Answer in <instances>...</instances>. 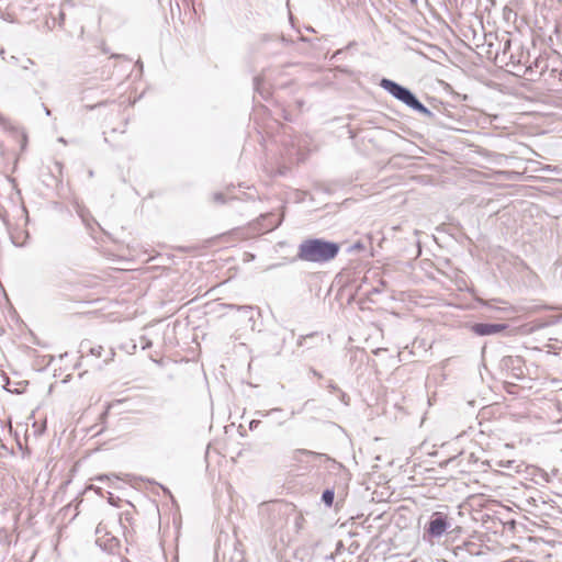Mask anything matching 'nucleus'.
<instances>
[{
	"instance_id": "obj_1",
	"label": "nucleus",
	"mask_w": 562,
	"mask_h": 562,
	"mask_svg": "<svg viewBox=\"0 0 562 562\" xmlns=\"http://www.w3.org/2000/svg\"><path fill=\"white\" fill-rule=\"evenodd\" d=\"M339 249V244L335 241L308 238L299 245L296 258L313 263H325L336 258Z\"/></svg>"
},
{
	"instance_id": "obj_2",
	"label": "nucleus",
	"mask_w": 562,
	"mask_h": 562,
	"mask_svg": "<svg viewBox=\"0 0 562 562\" xmlns=\"http://www.w3.org/2000/svg\"><path fill=\"white\" fill-rule=\"evenodd\" d=\"M380 86L408 108L430 120H435V113L427 109L408 88L386 78L381 80Z\"/></svg>"
},
{
	"instance_id": "obj_3",
	"label": "nucleus",
	"mask_w": 562,
	"mask_h": 562,
	"mask_svg": "<svg viewBox=\"0 0 562 562\" xmlns=\"http://www.w3.org/2000/svg\"><path fill=\"white\" fill-rule=\"evenodd\" d=\"M452 527V518L441 512L431 514L429 522L425 528V535L431 539H439Z\"/></svg>"
},
{
	"instance_id": "obj_4",
	"label": "nucleus",
	"mask_w": 562,
	"mask_h": 562,
	"mask_svg": "<svg viewBox=\"0 0 562 562\" xmlns=\"http://www.w3.org/2000/svg\"><path fill=\"white\" fill-rule=\"evenodd\" d=\"M507 327V324L476 323L472 326V331L477 336H491L502 333Z\"/></svg>"
},
{
	"instance_id": "obj_5",
	"label": "nucleus",
	"mask_w": 562,
	"mask_h": 562,
	"mask_svg": "<svg viewBox=\"0 0 562 562\" xmlns=\"http://www.w3.org/2000/svg\"><path fill=\"white\" fill-rule=\"evenodd\" d=\"M81 350H88L89 353L95 358H101L105 353V358L103 360L104 363H109L113 360L115 352L113 349L104 350L102 346H90L88 341H82L80 345Z\"/></svg>"
},
{
	"instance_id": "obj_6",
	"label": "nucleus",
	"mask_w": 562,
	"mask_h": 562,
	"mask_svg": "<svg viewBox=\"0 0 562 562\" xmlns=\"http://www.w3.org/2000/svg\"><path fill=\"white\" fill-rule=\"evenodd\" d=\"M319 456H321V453H317V452H314V451H311L307 449H296L293 451L292 459L294 461L302 462L304 460L303 457L317 458Z\"/></svg>"
},
{
	"instance_id": "obj_7",
	"label": "nucleus",
	"mask_w": 562,
	"mask_h": 562,
	"mask_svg": "<svg viewBox=\"0 0 562 562\" xmlns=\"http://www.w3.org/2000/svg\"><path fill=\"white\" fill-rule=\"evenodd\" d=\"M334 497H335V494H334L333 490H325L322 494V501L328 507H330L333 505Z\"/></svg>"
},
{
	"instance_id": "obj_8",
	"label": "nucleus",
	"mask_w": 562,
	"mask_h": 562,
	"mask_svg": "<svg viewBox=\"0 0 562 562\" xmlns=\"http://www.w3.org/2000/svg\"><path fill=\"white\" fill-rule=\"evenodd\" d=\"M213 200H214L215 202H217V203H224V202H225V199H224L223 193H220V192L214 193V195H213Z\"/></svg>"
},
{
	"instance_id": "obj_9",
	"label": "nucleus",
	"mask_w": 562,
	"mask_h": 562,
	"mask_svg": "<svg viewBox=\"0 0 562 562\" xmlns=\"http://www.w3.org/2000/svg\"><path fill=\"white\" fill-rule=\"evenodd\" d=\"M274 412H281V408H272V409H270L268 412H265V413L257 412L256 414L259 415V416L266 417V416H268V415H270L271 413H274Z\"/></svg>"
},
{
	"instance_id": "obj_10",
	"label": "nucleus",
	"mask_w": 562,
	"mask_h": 562,
	"mask_svg": "<svg viewBox=\"0 0 562 562\" xmlns=\"http://www.w3.org/2000/svg\"><path fill=\"white\" fill-rule=\"evenodd\" d=\"M259 424H260V420L254 419L249 423V428L252 430V429L257 428L259 426Z\"/></svg>"
},
{
	"instance_id": "obj_11",
	"label": "nucleus",
	"mask_w": 562,
	"mask_h": 562,
	"mask_svg": "<svg viewBox=\"0 0 562 562\" xmlns=\"http://www.w3.org/2000/svg\"><path fill=\"white\" fill-rule=\"evenodd\" d=\"M542 170H546V171H558V167L555 166H551V165H547L542 168Z\"/></svg>"
},
{
	"instance_id": "obj_12",
	"label": "nucleus",
	"mask_w": 562,
	"mask_h": 562,
	"mask_svg": "<svg viewBox=\"0 0 562 562\" xmlns=\"http://www.w3.org/2000/svg\"><path fill=\"white\" fill-rule=\"evenodd\" d=\"M260 80H261V79H260L259 77H256V78L254 79L255 88H256V90H258V91H259Z\"/></svg>"
},
{
	"instance_id": "obj_13",
	"label": "nucleus",
	"mask_w": 562,
	"mask_h": 562,
	"mask_svg": "<svg viewBox=\"0 0 562 562\" xmlns=\"http://www.w3.org/2000/svg\"><path fill=\"white\" fill-rule=\"evenodd\" d=\"M328 387H329V389H330V391H333V392H334V391H336V390H338L337 385H335L333 382H330V383L328 384Z\"/></svg>"
},
{
	"instance_id": "obj_14",
	"label": "nucleus",
	"mask_w": 562,
	"mask_h": 562,
	"mask_svg": "<svg viewBox=\"0 0 562 562\" xmlns=\"http://www.w3.org/2000/svg\"><path fill=\"white\" fill-rule=\"evenodd\" d=\"M311 372L313 373L314 376L322 378V374L319 372H317L316 370L311 369Z\"/></svg>"
},
{
	"instance_id": "obj_15",
	"label": "nucleus",
	"mask_w": 562,
	"mask_h": 562,
	"mask_svg": "<svg viewBox=\"0 0 562 562\" xmlns=\"http://www.w3.org/2000/svg\"><path fill=\"white\" fill-rule=\"evenodd\" d=\"M95 532H97V535L100 533V532H103V529H101V525H99L97 527Z\"/></svg>"
},
{
	"instance_id": "obj_16",
	"label": "nucleus",
	"mask_w": 562,
	"mask_h": 562,
	"mask_svg": "<svg viewBox=\"0 0 562 562\" xmlns=\"http://www.w3.org/2000/svg\"><path fill=\"white\" fill-rule=\"evenodd\" d=\"M509 46H510V41H509V40H507V41L505 42V47H504V49L508 48Z\"/></svg>"
},
{
	"instance_id": "obj_17",
	"label": "nucleus",
	"mask_w": 562,
	"mask_h": 562,
	"mask_svg": "<svg viewBox=\"0 0 562 562\" xmlns=\"http://www.w3.org/2000/svg\"><path fill=\"white\" fill-rule=\"evenodd\" d=\"M44 110H45L46 115H50V110L48 108L44 106Z\"/></svg>"
},
{
	"instance_id": "obj_18",
	"label": "nucleus",
	"mask_w": 562,
	"mask_h": 562,
	"mask_svg": "<svg viewBox=\"0 0 562 562\" xmlns=\"http://www.w3.org/2000/svg\"><path fill=\"white\" fill-rule=\"evenodd\" d=\"M10 59L12 60V63H15L18 60V58L14 56H11Z\"/></svg>"
},
{
	"instance_id": "obj_19",
	"label": "nucleus",
	"mask_w": 562,
	"mask_h": 562,
	"mask_svg": "<svg viewBox=\"0 0 562 562\" xmlns=\"http://www.w3.org/2000/svg\"><path fill=\"white\" fill-rule=\"evenodd\" d=\"M559 319H561V316L555 317V319L551 324H555Z\"/></svg>"
},
{
	"instance_id": "obj_20",
	"label": "nucleus",
	"mask_w": 562,
	"mask_h": 562,
	"mask_svg": "<svg viewBox=\"0 0 562 562\" xmlns=\"http://www.w3.org/2000/svg\"><path fill=\"white\" fill-rule=\"evenodd\" d=\"M26 64L32 65V64H33V60H32V59H30V58H27V59H26Z\"/></svg>"
},
{
	"instance_id": "obj_21",
	"label": "nucleus",
	"mask_w": 562,
	"mask_h": 562,
	"mask_svg": "<svg viewBox=\"0 0 562 562\" xmlns=\"http://www.w3.org/2000/svg\"><path fill=\"white\" fill-rule=\"evenodd\" d=\"M27 67H29V64L23 65L24 69H27Z\"/></svg>"
},
{
	"instance_id": "obj_22",
	"label": "nucleus",
	"mask_w": 562,
	"mask_h": 562,
	"mask_svg": "<svg viewBox=\"0 0 562 562\" xmlns=\"http://www.w3.org/2000/svg\"><path fill=\"white\" fill-rule=\"evenodd\" d=\"M417 0H411L412 3H416Z\"/></svg>"
},
{
	"instance_id": "obj_23",
	"label": "nucleus",
	"mask_w": 562,
	"mask_h": 562,
	"mask_svg": "<svg viewBox=\"0 0 562 562\" xmlns=\"http://www.w3.org/2000/svg\"><path fill=\"white\" fill-rule=\"evenodd\" d=\"M560 78L562 79V71L560 72Z\"/></svg>"
}]
</instances>
